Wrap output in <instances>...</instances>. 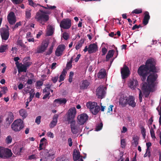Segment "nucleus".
I'll return each instance as SVG.
<instances>
[{
    "mask_svg": "<svg viewBox=\"0 0 161 161\" xmlns=\"http://www.w3.org/2000/svg\"><path fill=\"white\" fill-rule=\"evenodd\" d=\"M85 40L84 39H81L79 42L78 44L76 45L75 48L77 50L79 49L82 46V44L84 42Z\"/></svg>",
    "mask_w": 161,
    "mask_h": 161,
    "instance_id": "nucleus-37",
    "label": "nucleus"
},
{
    "mask_svg": "<svg viewBox=\"0 0 161 161\" xmlns=\"http://www.w3.org/2000/svg\"><path fill=\"white\" fill-rule=\"evenodd\" d=\"M6 27H2L0 29V33L3 40L6 41L9 37V28L8 26L6 25Z\"/></svg>",
    "mask_w": 161,
    "mask_h": 161,
    "instance_id": "nucleus-7",
    "label": "nucleus"
},
{
    "mask_svg": "<svg viewBox=\"0 0 161 161\" xmlns=\"http://www.w3.org/2000/svg\"><path fill=\"white\" fill-rule=\"evenodd\" d=\"M7 19L10 25L14 24L16 21V19L14 12H11L8 14L7 16Z\"/></svg>",
    "mask_w": 161,
    "mask_h": 161,
    "instance_id": "nucleus-13",
    "label": "nucleus"
},
{
    "mask_svg": "<svg viewBox=\"0 0 161 161\" xmlns=\"http://www.w3.org/2000/svg\"><path fill=\"white\" fill-rule=\"evenodd\" d=\"M103 127V124L102 122L97 124L96 125L95 130L98 131L101 130Z\"/></svg>",
    "mask_w": 161,
    "mask_h": 161,
    "instance_id": "nucleus-40",
    "label": "nucleus"
},
{
    "mask_svg": "<svg viewBox=\"0 0 161 161\" xmlns=\"http://www.w3.org/2000/svg\"><path fill=\"white\" fill-rule=\"evenodd\" d=\"M59 115L58 114H55L53 117V120L50 122L49 126L51 128H53L57 124L58 120V118Z\"/></svg>",
    "mask_w": 161,
    "mask_h": 161,
    "instance_id": "nucleus-22",
    "label": "nucleus"
},
{
    "mask_svg": "<svg viewBox=\"0 0 161 161\" xmlns=\"http://www.w3.org/2000/svg\"><path fill=\"white\" fill-rule=\"evenodd\" d=\"M121 147L122 148H124L126 145L125 141V139H122L121 140Z\"/></svg>",
    "mask_w": 161,
    "mask_h": 161,
    "instance_id": "nucleus-51",
    "label": "nucleus"
},
{
    "mask_svg": "<svg viewBox=\"0 0 161 161\" xmlns=\"http://www.w3.org/2000/svg\"><path fill=\"white\" fill-rule=\"evenodd\" d=\"M130 70L128 67L125 65L124 67L121 69V73L122 78L125 79L127 78L130 75Z\"/></svg>",
    "mask_w": 161,
    "mask_h": 161,
    "instance_id": "nucleus-11",
    "label": "nucleus"
},
{
    "mask_svg": "<svg viewBox=\"0 0 161 161\" xmlns=\"http://www.w3.org/2000/svg\"><path fill=\"white\" fill-rule=\"evenodd\" d=\"M50 13L49 12L40 9L36 13L35 18L37 21L39 22L42 25H44L49 19V16L46 14Z\"/></svg>",
    "mask_w": 161,
    "mask_h": 161,
    "instance_id": "nucleus-2",
    "label": "nucleus"
},
{
    "mask_svg": "<svg viewBox=\"0 0 161 161\" xmlns=\"http://www.w3.org/2000/svg\"><path fill=\"white\" fill-rule=\"evenodd\" d=\"M150 133L152 138L153 139H155L156 138V137L155 136L154 131L152 127L150 129Z\"/></svg>",
    "mask_w": 161,
    "mask_h": 161,
    "instance_id": "nucleus-45",
    "label": "nucleus"
},
{
    "mask_svg": "<svg viewBox=\"0 0 161 161\" xmlns=\"http://www.w3.org/2000/svg\"><path fill=\"white\" fill-rule=\"evenodd\" d=\"M153 88L150 84L146 82H143L142 83V89L143 92L152 91L153 92L154 90Z\"/></svg>",
    "mask_w": 161,
    "mask_h": 161,
    "instance_id": "nucleus-16",
    "label": "nucleus"
},
{
    "mask_svg": "<svg viewBox=\"0 0 161 161\" xmlns=\"http://www.w3.org/2000/svg\"><path fill=\"white\" fill-rule=\"evenodd\" d=\"M48 45V43L46 41H43L41 45L37 48L36 53H43L46 49Z\"/></svg>",
    "mask_w": 161,
    "mask_h": 161,
    "instance_id": "nucleus-12",
    "label": "nucleus"
},
{
    "mask_svg": "<svg viewBox=\"0 0 161 161\" xmlns=\"http://www.w3.org/2000/svg\"><path fill=\"white\" fill-rule=\"evenodd\" d=\"M69 124H70V127L72 133L74 134H75L78 133L79 131V128L78 125L76 124L75 121L69 122Z\"/></svg>",
    "mask_w": 161,
    "mask_h": 161,
    "instance_id": "nucleus-15",
    "label": "nucleus"
},
{
    "mask_svg": "<svg viewBox=\"0 0 161 161\" xmlns=\"http://www.w3.org/2000/svg\"><path fill=\"white\" fill-rule=\"evenodd\" d=\"M88 116L86 114H80L77 117L78 124L80 125L84 124L88 120Z\"/></svg>",
    "mask_w": 161,
    "mask_h": 161,
    "instance_id": "nucleus-10",
    "label": "nucleus"
},
{
    "mask_svg": "<svg viewBox=\"0 0 161 161\" xmlns=\"http://www.w3.org/2000/svg\"><path fill=\"white\" fill-rule=\"evenodd\" d=\"M106 75V71L105 69H101L97 74L98 77L99 78H104Z\"/></svg>",
    "mask_w": 161,
    "mask_h": 161,
    "instance_id": "nucleus-30",
    "label": "nucleus"
},
{
    "mask_svg": "<svg viewBox=\"0 0 161 161\" xmlns=\"http://www.w3.org/2000/svg\"><path fill=\"white\" fill-rule=\"evenodd\" d=\"M50 90H49L47 87H45L43 90V92H45L47 93H50Z\"/></svg>",
    "mask_w": 161,
    "mask_h": 161,
    "instance_id": "nucleus-64",
    "label": "nucleus"
},
{
    "mask_svg": "<svg viewBox=\"0 0 161 161\" xmlns=\"http://www.w3.org/2000/svg\"><path fill=\"white\" fill-rule=\"evenodd\" d=\"M54 30V29L53 28V26L51 25H50L47 30V35L48 36H52Z\"/></svg>",
    "mask_w": 161,
    "mask_h": 161,
    "instance_id": "nucleus-35",
    "label": "nucleus"
},
{
    "mask_svg": "<svg viewBox=\"0 0 161 161\" xmlns=\"http://www.w3.org/2000/svg\"><path fill=\"white\" fill-rule=\"evenodd\" d=\"M12 138L11 136H8V137H6L5 139L6 142L7 144H9L11 143L12 142Z\"/></svg>",
    "mask_w": 161,
    "mask_h": 161,
    "instance_id": "nucleus-46",
    "label": "nucleus"
},
{
    "mask_svg": "<svg viewBox=\"0 0 161 161\" xmlns=\"http://www.w3.org/2000/svg\"><path fill=\"white\" fill-rule=\"evenodd\" d=\"M138 82L137 80L133 79L129 81L128 83V86L131 89H134L137 85Z\"/></svg>",
    "mask_w": 161,
    "mask_h": 161,
    "instance_id": "nucleus-25",
    "label": "nucleus"
},
{
    "mask_svg": "<svg viewBox=\"0 0 161 161\" xmlns=\"http://www.w3.org/2000/svg\"><path fill=\"white\" fill-rule=\"evenodd\" d=\"M53 46H51L49 48L48 50L46 52V55H49L52 53L53 49Z\"/></svg>",
    "mask_w": 161,
    "mask_h": 161,
    "instance_id": "nucleus-49",
    "label": "nucleus"
},
{
    "mask_svg": "<svg viewBox=\"0 0 161 161\" xmlns=\"http://www.w3.org/2000/svg\"><path fill=\"white\" fill-rule=\"evenodd\" d=\"M13 151L15 155H20L22 152L23 147H20L19 146H15L13 148Z\"/></svg>",
    "mask_w": 161,
    "mask_h": 161,
    "instance_id": "nucleus-24",
    "label": "nucleus"
},
{
    "mask_svg": "<svg viewBox=\"0 0 161 161\" xmlns=\"http://www.w3.org/2000/svg\"><path fill=\"white\" fill-rule=\"evenodd\" d=\"M102 55H104L107 52V49L105 47H103L102 48Z\"/></svg>",
    "mask_w": 161,
    "mask_h": 161,
    "instance_id": "nucleus-58",
    "label": "nucleus"
},
{
    "mask_svg": "<svg viewBox=\"0 0 161 161\" xmlns=\"http://www.w3.org/2000/svg\"><path fill=\"white\" fill-rule=\"evenodd\" d=\"M127 104L133 107L136 106V103L135 102L134 98L133 96H129V97H127Z\"/></svg>",
    "mask_w": 161,
    "mask_h": 161,
    "instance_id": "nucleus-27",
    "label": "nucleus"
},
{
    "mask_svg": "<svg viewBox=\"0 0 161 161\" xmlns=\"http://www.w3.org/2000/svg\"><path fill=\"white\" fill-rule=\"evenodd\" d=\"M41 118V116H38L36 117L35 120V122L36 123L37 125H39L40 124Z\"/></svg>",
    "mask_w": 161,
    "mask_h": 161,
    "instance_id": "nucleus-53",
    "label": "nucleus"
},
{
    "mask_svg": "<svg viewBox=\"0 0 161 161\" xmlns=\"http://www.w3.org/2000/svg\"><path fill=\"white\" fill-rule=\"evenodd\" d=\"M67 102V100L65 98H60L55 99L54 101L53 105L54 106H57V104H65Z\"/></svg>",
    "mask_w": 161,
    "mask_h": 161,
    "instance_id": "nucleus-21",
    "label": "nucleus"
},
{
    "mask_svg": "<svg viewBox=\"0 0 161 161\" xmlns=\"http://www.w3.org/2000/svg\"><path fill=\"white\" fill-rule=\"evenodd\" d=\"M88 52L89 54L95 53L98 50V47L95 43L90 44L88 47Z\"/></svg>",
    "mask_w": 161,
    "mask_h": 161,
    "instance_id": "nucleus-19",
    "label": "nucleus"
},
{
    "mask_svg": "<svg viewBox=\"0 0 161 161\" xmlns=\"http://www.w3.org/2000/svg\"><path fill=\"white\" fill-rule=\"evenodd\" d=\"M71 25V20L69 19H63L60 22V26L61 28L65 29H69Z\"/></svg>",
    "mask_w": 161,
    "mask_h": 161,
    "instance_id": "nucleus-9",
    "label": "nucleus"
},
{
    "mask_svg": "<svg viewBox=\"0 0 161 161\" xmlns=\"http://www.w3.org/2000/svg\"><path fill=\"white\" fill-rule=\"evenodd\" d=\"M4 147H0V158H3L4 152Z\"/></svg>",
    "mask_w": 161,
    "mask_h": 161,
    "instance_id": "nucleus-52",
    "label": "nucleus"
},
{
    "mask_svg": "<svg viewBox=\"0 0 161 161\" xmlns=\"http://www.w3.org/2000/svg\"><path fill=\"white\" fill-rule=\"evenodd\" d=\"M28 0L29 2V5L31 6H32V7H36V6L37 5H39V6L42 7V6H42L40 5V4L38 3L36 4V3H34L33 2L32 0Z\"/></svg>",
    "mask_w": 161,
    "mask_h": 161,
    "instance_id": "nucleus-38",
    "label": "nucleus"
},
{
    "mask_svg": "<svg viewBox=\"0 0 161 161\" xmlns=\"http://www.w3.org/2000/svg\"><path fill=\"white\" fill-rule=\"evenodd\" d=\"M106 87L103 86H99L96 90V95L98 98L103 99L105 95Z\"/></svg>",
    "mask_w": 161,
    "mask_h": 161,
    "instance_id": "nucleus-8",
    "label": "nucleus"
},
{
    "mask_svg": "<svg viewBox=\"0 0 161 161\" xmlns=\"http://www.w3.org/2000/svg\"><path fill=\"white\" fill-rule=\"evenodd\" d=\"M24 127L23 121L20 119L15 120L11 125L12 129L15 132L20 131Z\"/></svg>",
    "mask_w": 161,
    "mask_h": 161,
    "instance_id": "nucleus-3",
    "label": "nucleus"
},
{
    "mask_svg": "<svg viewBox=\"0 0 161 161\" xmlns=\"http://www.w3.org/2000/svg\"><path fill=\"white\" fill-rule=\"evenodd\" d=\"M144 16L143 20L142 23L144 25H145L148 23L150 19V16L149 13L148 11H145L144 12Z\"/></svg>",
    "mask_w": 161,
    "mask_h": 161,
    "instance_id": "nucleus-23",
    "label": "nucleus"
},
{
    "mask_svg": "<svg viewBox=\"0 0 161 161\" xmlns=\"http://www.w3.org/2000/svg\"><path fill=\"white\" fill-rule=\"evenodd\" d=\"M55 152L52 150H49L46 153L45 158V161H51L54 158Z\"/></svg>",
    "mask_w": 161,
    "mask_h": 161,
    "instance_id": "nucleus-14",
    "label": "nucleus"
},
{
    "mask_svg": "<svg viewBox=\"0 0 161 161\" xmlns=\"http://www.w3.org/2000/svg\"><path fill=\"white\" fill-rule=\"evenodd\" d=\"M30 96L27 99H28V101H29V102H31L34 97L35 94L32 93L31 92H30Z\"/></svg>",
    "mask_w": 161,
    "mask_h": 161,
    "instance_id": "nucleus-57",
    "label": "nucleus"
},
{
    "mask_svg": "<svg viewBox=\"0 0 161 161\" xmlns=\"http://www.w3.org/2000/svg\"><path fill=\"white\" fill-rule=\"evenodd\" d=\"M73 155V159L74 161H76L79 159L80 157L79 151L75 149L74 151Z\"/></svg>",
    "mask_w": 161,
    "mask_h": 161,
    "instance_id": "nucleus-29",
    "label": "nucleus"
},
{
    "mask_svg": "<svg viewBox=\"0 0 161 161\" xmlns=\"http://www.w3.org/2000/svg\"><path fill=\"white\" fill-rule=\"evenodd\" d=\"M68 159L65 156H62L57 158L56 161H68Z\"/></svg>",
    "mask_w": 161,
    "mask_h": 161,
    "instance_id": "nucleus-41",
    "label": "nucleus"
},
{
    "mask_svg": "<svg viewBox=\"0 0 161 161\" xmlns=\"http://www.w3.org/2000/svg\"><path fill=\"white\" fill-rule=\"evenodd\" d=\"M68 142L69 145V147H71L72 145V139L71 138H69L68 139Z\"/></svg>",
    "mask_w": 161,
    "mask_h": 161,
    "instance_id": "nucleus-63",
    "label": "nucleus"
},
{
    "mask_svg": "<svg viewBox=\"0 0 161 161\" xmlns=\"http://www.w3.org/2000/svg\"><path fill=\"white\" fill-rule=\"evenodd\" d=\"M86 106L94 115L97 114L100 110L99 106L97 105V103L95 102H89L86 103Z\"/></svg>",
    "mask_w": 161,
    "mask_h": 161,
    "instance_id": "nucleus-4",
    "label": "nucleus"
},
{
    "mask_svg": "<svg viewBox=\"0 0 161 161\" xmlns=\"http://www.w3.org/2000/svg\"><path fill=\"white\" fill-rule=\"evenodd\" d=\"M67 73V71L66 70L64 69L63 71L61 73V74L60 75L59 77V82H61L63 81L64 79V77Z\"/></svg>",
    "mask_w": 161,
    "mask_h": 161,
    "instance_id": "nucleus-33",
    "label": "nucleus"
},
{
    "mask_svg": "<svg viewBox=\"0 0 161 161\" xmlns=\"http://www.w3.org/2000/svg\"><path fill=\"white\" fill-rule=\"evenodd\" d=\"M115 51L113 50H111L108 51V52L106 56V61H108L110 58H112L114 53Z\"/></svg>",
    "mask_w": 161,
    "mask_h": 161,
    "instance_id": "nucleus-31",
    "label": "nucleus"
},
{
    "mask_svg": "<svg viewBox=\"0 0 161 161\" xmlns=\"http://www.w3.org/2000/svg\"><path fill=\"white\" fill-rule=\"evenodd\" d=\"M141 27L142 25H137L136 24L132 27V30H135L136 29H138Z\"/></svg>",
    "mask_w": 161,
    "mask_h": 161,
    "instance_id": "nucleus-60",
    "label": "nucleus"
},
{
    "mask_svg": "<svg viewBox=\"0 0 161 161\" xmlns=\"http://www.w3.org/2000/svg\"><path fill=\"white\" fill-rule=\"evenodd\" d=\"M20 115L21 116L23 119L25 118L27 116V113L26 111L23 109L20 110L19 111Z\"/></svg>",
    "mask_w": 161,
    "mask_h": 161,
    "instance_id": "nucleus-32",
    "label": "nucleus"
},
{
    "mask_svg": "<svg viewBox=\"0 0 161 161\" xmlns=\"http://www.w3.org/2000/svg\"><path fill=\"white\" fill-rule=\"evenodd\" d=\"M8 45H1L0 46V53H3L5 52L7 49Z\"/></svg>",
    "mask_w": 161,
    "mask_h": 161,
    "instance_id": "nucleus-39",
    "label": "nucleus"
},
{
    "mask_svg": "<svg viewBox=\"0 0 161 161\" xmlns=\"http://www.w3.org/2000/svg\"><path fill=\"white\" fill-rule=\"evenodd\" d=\"M17 45H19L23 47H25V46L23 42L21 40H18L17 42Z\"/></svg>",
    "mask_w": 161,
    "mask_h": 161,
    "instance_id": "nucleus-43",
    "label": "nucleus"
},
{
    "mask_svg": "<svg viewBox=\"0 0 161 161\" xmlns=\"http://www.w3.org/2000/svg\"><path fill=\"white\" fill-rule=\"evenodd\" d=\"M14 119V116L13 114L11 112H8V116L6 119V122L7 124H10Z\"/></svg>",
    "mask_w": 161,
    "mask_h": 161,
    "instance_id": "nucleus-26",
    "label": "nucleus"
},
{
    "mask_svg": "<svg viewBox=\"0 0 161 161\" xmlns=\"http://www.w3.org/2000/svg\"><path fill=\"white\" fill-rule=\"evenodd\" d=\"M90 84V82L87 80H84L82 81L80 85V88L81 89H86Z\"/></svg>",
    "mask_w": 161,
    "mask_h": 161,
    "instance_id": "nucleus-28",
    "label": "nucleus"
},
{
    "mask_svg": "<svg viewBox=\"0 0 161 161\" xmlns=\"http://www.w3.org/2000/svg\"><path fill=\"white\" fill-rule=\"evenodd\" d=\"M31 10H28L25 12V16L27 19H30L31 17Z\"/></svg>",
    "mask_w": 161,
    "mask_h": 161,
    "instance_id": "nucleus-48",
    "label": "nucleus"
},
{
    "mask_svg": "<svg viewBox=\"0 0 161 161\" xmlns=\"http://www.w3.org/2000/svg\"><path fill=\"white\" fill-rule=\"evenodd\" d=\"M58 78V76L55 77H53L52 79V80L53 82L55 83L57 81Z\"/></svg>",
    "mask_w": 161,
    "mask_h": 161,
    "instance_id": "nucleus-61",
    "label": "nucleus"
},
{
    "mask_svg": "<svg viewBox=\"0 0 161 161\" xmlns=\"http://www.w3.org/2000/svg\"><path fill=\"white\" fill-rule=\"evenodd\" d=\"M42 7L46 9H53L56 8L55 6H52L48 4L46 5V7L42 6Z\"/></svg>",
    "mask_w": 161,
    "mask_h": 161,
    "instance_id": "nucleus-44",
    "label": "nucleus"
},
{
    "mask_svg": "<svg viewBox=\"0 0 161 161\" xmlns=\"http://www.w3.org/2000/svg\"><path fill=\"white\" fill-rule=\"evenodd\" d=\"M21 22L20 21L16 23L15 25L13 26L12 27V28L13 29V30H14L15 29L17 28L19 26L21 25Z\"/></svg>",
    "mask_w": 161,
    "mask_h": 161,
    "instance_id": "nucleus-47",
    "label": "nucleus"
},
{
    "mask_svg": "<svg viewBox=\"0 0 161 161\" xmlns=\"http://www.w3.org/2000/svg\"><path fill=\"white\" fill-rule=\"evenodd\" d=\"M76 114V111L75 107L71 108L69 109L66 114L67 121L68 124H69V122L75 121L74 119Z\"/></svg>",
    "mask_w": 161,
    "mask_h": 161,
    "instance_id": "nucleus-5",
    "label": "nucleus"
},
{
    "mask_svg": "<svg viewBox=\"0 0 161 161\" xmlns=\"http://www.w3.org/2000/svg\"><path fill=\"white\" fill-rule=\"evenodd\" d=\"M133 142H132L133 145L136 147L138 144V141L139 140V138L137 136H134L133 138Z\"/></svg>",
    "mask_w": 161,
    "mask_h": 161,
    "instance_id": "nucleus-36",
    "label": "nucleus"
},
{
    "mask_svg": "<svg viewBox=\"0 0 161 161\" xmlns=\"http://www.w3.org/2000/svg\"><path fill=\"white\" fill-rule=\"evenodd\" d=\"M151 92H152V91L143 92L144 94L145 97L146 98L148 97Z\"/></svg>",
    "mask_w": 161,
    "mask_h": 161,
    "instance_id": "nucleus-59",
    "label": "nucleus"
},
{
    "mask_svg": "<svg viewBox=\"0 0 161 161\" xmlns=\"http://www.w3.org/2000/svg\"><path fill=\"white\" fill-rule=\"evenodd\" d=\"M156 69L154 59L151 58L146 61L145 65H142L139 67L137 73L139 75L142 77V81H144L149 72H155Z\"/></svg>",
    "mask_w": 161,
    "mask_h": 161,
    "instance_id": "nucleus-1",
    "label": "nucleus"
},
{
    "mask_svg": "<svg viewBox=\"0 0 161 161\" xmlns=\"http://www.w3.org/2000/svg\"><path fill=\"white\" fill-rule=\"evenodd\" d=\"M158 75L157 74L150 75L147 79V81L149 84L151 85L152 87L154 88L157 86L158 82L157 81Z\"/></svg>",
    "mask_w": 161,
    "mask_h": 161,
    "instance_id": "nucleus-6",
    "label": "nucleus"
},
{
    "mask_svg": "<svg viewBox=\"0 0 161 161\" xmlns=\"http://www.w3.org/2000/svg\"><path fill=\"white\" fill-rule=\"evenodd\" d=\"M18 72L19 73L20 72H26L27 70V67L26 66L22 64L20 67H18Z\"/></svg>",
    "mask_w": 161,
    "mask_h": 161,
    "instance_id": "nucleus-34",
    "label": "nucleus"
},
{
    "mask_svg": "<svg viewBox=\"0 0 161 161\" xmlns=\"http://www.w3.org/2000/svg\"><path fill=\"white\" fill-rule=\"evenodd\" d=\"M119 103L122 107H125L127 104V97L125 95H122L119 99Z\"/></svg>",
    "mask_w": 161,
    "mask_h": 161,
    "instance_id": "nucleus-18",
    "label": "nucleus"
},
{
    "mask_svg": "<svg viewBox=\"0 0 161 161\" xmlns=\"http://www.w3.org/2000/svg\"><path fill=\"white\" fill-rule=\"evenodd\" d=\"M65 49L64 45L61 44L58 45L55 51V54L57 57L60 56L62 55L63 51Z\"/></svg>",
    "mask_w": 161,
    "mask_h": 161,
    "instance_id": "nucleus-17",
    "label": "nucleus"
},
{
    "mask_svg": "<svg viewBox=\"0 0 161 161\" xmlns=\"http://www.w3.org/2000/svg\"><path fill=\"white\" fill-rule=\"evenodd\" d=\"M4 152L3 156V159L9 158L12 156L13 153L11 150L8 148H6L4 147Z\"/></svg>",
    "mask_w": 161,
    "mask_h": 161,
    "instance_id": "nucleus-20",
    "label": "nucleus"
},
{
    "mask_svg": "<svg viewBox=\"0 0 161 161\" xmlns=\"http://www.w3.org/2000/svg\"><path fill=\"white\" fill-rule=\"evenodd\" d=\"M43 84V82L41 81H38L36 83V86H40L42 85Z\"/></svg>",
    "mask_w": 161,
    "mask_h": 161,
    "instance_id": "nucleus-62",
    "label": "nucleus"
},
{
    "mask_svg": "<svg viewBox=\"0 0 161 161\" xmlns=\"http://www.w3.org/2000/svg\"><path fill=\"white\" fill-rule=\"evenodd\" d=\"M139 100L140 102H141L142 101V97H143V94L142 93V92L141 90L140 89H139Z\"/></svg>",
    "mask_w": 161,
    "mask_h": 161,
    "instance_id": "nucleus-56",
    "label": "nucleus"
},
{
    "mask_svg": "<svg viewBox=\"0 0 161 161\" xmlns=\"http://www.w3.org/2000/svg\"><path fill=\"white\" fill-rule=\"evenodd\" d=\"M142 9L139 8V9H136L133 10L132 13V14H139L142 13Z\"/></svg>",
    "mask_w": 161,
    "mask_h": 161,
    "instance_id": "nucleus-42",
    "label": "nucleus"
},
{
    "mask_svg": "<svg viewBox=\"0 0 161 161\" xmlns=\"http://www.w3.org/2000/svg\"><path fill=\"white\" fill-rule=\"evenodd\" d=\"M69 34L68 33L64 32L63 33V37L65 40H67L69 38Z\"/></svg>",
    "mask_w": 161,
    "mask_h": 161,
    "instance_id": "nucleus-50",
    "label": "nucleus"
},
{
    "mask_svg": "<svg viewBox=\"0 0 161 161\" xmlns=\"http://www.w3.org/2000/svg\"><path fill=\"white\" fill-rule=\"evenodd\" d=\"M141 132L143 137L145 138L146 136V130L145 128L143 127H141Z\"/></svg>",
    "mask_w": 161,
    "mask_h": 161,
    "instance_id": "nucleus-55",
    "label": "nucleus"
},
{
    "mask_svg": "<svg viewBox=\"0 0 161 161\" xmlns=\"http://www.w3.org/2000/svg\"><path fill=\"white\" fill-rule=\"evenodd\" d=\"M12 2L15 4H19L21 3L23 1V0H11Z\"/></svg>",
    "mask_w": 161,
    "mask_h": 161,
    "instance_id": "nucleus-54",
    "label": "nucleus"
}]
</instances>
